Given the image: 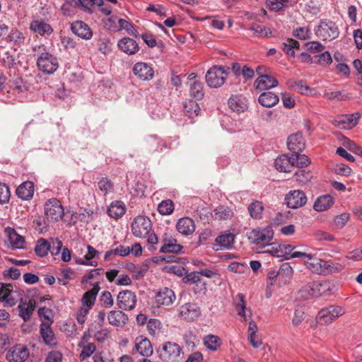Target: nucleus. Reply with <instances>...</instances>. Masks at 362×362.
I'll return each mask as SVG.
<instances>
[{
    "instance_id": "obj_40",
    "label": "nucleus",
    "mask_w": 362,
    "mask_h": 362,
    "mask_svg": "<svg viewBox=\"0 0 362 362\" xmlns=\"http://www.w3.org/2000/svg\"><path fill=\"white\" fill-rule=\"evenodd\" d=\"M35 308V301L33 299L28 302H21L18 305L20 315L26 321L30 319Z\"/></svg>"
},
{
    "instance_id": "obj_19",
    "label": "nucleus",
    "mask_w": 362,
    "mask_h": 362,
    "mask_svg": "<svg viewBox=\"0 0 362 362\" xmlns=\"http://www.w3.org/2000/svg\"><path fill=\"white\" fill-rule=\"evenodd\" d=\"M118 48L127 55H134L139 50V46L136 40L130 37H123L117 42Z\"/></svg>"
},
{
    "instance_id": "obj_17",
    "label": "nucleus",
    "mask_w": 362,
    "mask_h": 362,
    "mask_svg": "<svg viewBox=\"0 0 362 362\" xmlns=\"http://www.w3.org/2000/svg\"><path fill=\"white\" fill-rule=\"evenodd\" d=\"M288 148L293 153L302 152L305 146V139L301 133L290 135L287 139Z\"/></svg>"
},
{
    "instance_id": "obj_49",
    "label": "nucleus",
    "mask_w": 362,
    "mask_h": 362,
    "mask_svg": "<svg viewBox=\"0 0 362 362\" xmlns=\"http://www.w3.org/2000/svg\"><path fill=\"white\" fill-rule=\"evenodd\" d=\"M27 90L26 86L21 81L16 82L9 92H11L18 98V101L23 102L27 98Z\"/></svg>"
},
{
    "instance_id": "obj_10",
    "label": "nucleus",
    "mask_w": 362,
    "mask_h": 362,
    "mask_svg": "<svg viewBox=\"0 0 362 362\" xmlns=\"http://www.w3.org/2000/svg\"><path fill=\"white\" fill-rule=\"evenodd\" d=\"M200 307L194 303H187L179 308V315L188 322H194L201 316Z\"/></svg>"
},
{
    "instance_id": "obj_1",
    "label": "nucleus",
    "mask_w": 362,
    "mask_h": 362,
    "mask_svg": "<svg viewBox=\"0 0 362 362\" xmlns=\"http://www.w3.org/2000/svg\"><path fill=\"white\" fill-rule=\"evenodd\" d=\"M34 52L37 55V66L42 72L51 74L59 68V62L56 56L50 53L44 45L36 46Z\"/></svg>"
},
{
    "instance_id": "obj_34",
    "label": "nucleus",
    "mask_w": 362,
    "mask_h": 362,
    "mask_svg": "<svg viewBox=\"0 0 362 362\" xmlns=\"http://www.w3.org/2000/svg\"><path fill=\"white\" fill-rule=\"evenodd\" d=\"M107 320L110 325L115 327L123 326L126 324L128 317L121 310H112L108 313Z\"/></svg>"
},
{
    "instance_id": "obj_4",
    "label": "nucleus",
    "mask_w": 362,
    "mask_h": 362,
    "mask_svg": "<svg viewBox=\"0 0 362 362\" xmlns=\"http://www.w3.org/2000/svg\"><path fill=\"white\" fill-rule=\"evenodd\" d=\"M345 313V309L339 305H329L321 309L316 317L320 325H329Z\"/></svg>"
},
{
    "instance_id": "obj_13",
    "label": "nucleus",
    "mask_w": 362,
    "mask_h": 362,
    "mask_svg": "<svg viewBox=\"0 0 362 362\" xmlns=\"http://www.w3.org/2000/svg\"><path fill=\"white\" fill-rule=\"evenodd\" d=\"M307 202L305 192L300 189L291 190L285 197V203L288 208L298 209Z\"/></svg>"
},
{
    "instance_id": "obj_29",
    "label": "nucleus",
    "mask_w": 362,
    "mask_h": 362,
    "mask_svg": "<svg viewBox=\"0 0 362 362\" xmlns=\"http://www.w3.org/2000/svg\"><path fill=\"white\" fill-rule=\"evenodd\" d=\"M40 334L44 342L50 347H54L57 344V339L50 327V325L44 322L40 325Z\"/></svg>"
},
{
    "instance_id": "obj_63",
    "label": "nucleus",
    "mask_w": 362,
    "mask_h": 362,
    "mask_svg": "<svg viewBox=\"0 0 362 362\" xmlns=\"http://www.w3.org/2000/svg\"><path fill=\"white\" fill-rule=\"evenodd\" d=\"M293 35L301 40H305L311 37V32L308 27H298L293 30Z\"/></svg>"
},
{
    "instance_id": "obj_53",
    "label": "nucleus",
    "mask_w": 362,
    "mask_h": 362,
    "mask_svg": "<svg viewBox=\"0 0 362 362\" xmlns=\"http://www.w3.org/2000/svg\"><path fill=\"white\" fill-rule=\"evenodd\" d=\"M292 159H293V166H296L298 169L307 168L310 163V159L305 154L293 153L292 155Z\"/></svg>"
},
{
    "instance_id": "obj_37",
    "label": "nucleus",
    "mask_w": 362,
    "mask_h": 362,
    "mask_svg": "<svg viewBox=\"0 0 362 362\" xmlns=\"http://www.w3.org/2000/svg\"><path fill=\"white\" fill-rule=\"evenodd\" d=\"M99 290V284L98 283H95L90 290L86 291L83 294L81 301L83 305L86 306V308L90 309L91 306L95 303Z\"/></svg>"
},
{
    "instance_id": "obj_41",
    "label": "nucleus",
    "mask_w": 362,
    "mask_h": 362,
    "mask_svg": "<svg viewBox=\"0 0 362 362\" xmlns=\"http://www.w3.org/2000/svg\"><path fill=\"white\" fill-rule=\"evenodd\" d=\"M258 101L262 106L271 107L279 103V98L272 92H264L259 95Z\"/></svg>"
},
{
    "instance_id": "obj_21",
    "label": "nucleus",
    "mask_w": 362,
    "mask_h": 362,
    "mask_svg": "<svg viewBox=\"0 0 362 362\" xmlns=\"http://www.w3.org/2000/svg\"><path fill=\"white\" fill-rule=\"evenodd\" d=\"M4 232L8 242L13 248L23 249L25 247V240L24 237L18 234L13 228H6Z\"/></svg>"
},
{
    "instance_id": "obj_22",
    "label": "nucleus",
    "mask_w": 362,
    "mask_h": 362,
    "mask_svg": "<svg viewBox=\"0 0 362 362\" xmlns=\"http://www.w3.org/2000/svg\"><path fill=\"white\" fill-rule=\"evenodd\" d=\"M134 348L143 356L148 357L153 354V346L151 341L143 337H138L135 340Z\"/></svg>"
},
{
    "instance_id": "obj_18",
    "label": "nucleus",
    "mask_w": 362,
    "mask_h": 362,
    "mask_svg": "<svg viewBox=\"0 0 362 362\" xmlns=\"http://www.w3.org/2000/svg\"><path fill=\"white\" fill-rule=\"evenodd\" d=\"M303 261L306 267L313 273L320 274L322 272V265L323 259H320L315 255L303 252Z\"/></svg>"
},
{
    "instance_id": "obj_58",
    "label": "nucleus",
    "mask_w": 362,
    "mask_h": 362,
    "mask_svg": "<svg viewBox=\"0 0 362 362\" xmlns=\"http://www.w3.org/2000/svg\"><path fill=\"white\" fill-rule=\"evenodd\" d=\"M189 93L196 100H201L204 97L203 85L200 81H194L190 85Z\"/></svg>"
},
{
    "instance_id": "obj_61",
    "label": "nucleus",
    "mask_w": 362,
    "mask_h": 362,
    "mask_svg": "<svg viewBox=\"0 0 362 362\" xmlns=\"http://www.w3.org/2000/svg\"><path fill=\"white\" fill-rule=\"evenodd\" d=\"M75 5L85 11H90L93 5H101L103 0H72Z\"/></svg>"
},
{
    "instance_id": "obj_28",
    "label": "nucleus",
    "mask_w": 362,
    "mask_h": 362,
    "mask_svg": "<svg viewBox=\"0 0 362 362\" xmlns=\"http://www.w3.org/2000/svg\"><path fill=\"white\" fill-rule=\"evenodd\" d=\"M360 114L358 112L343 116L336 120L337 125L345 129H350L354 127L358 122Z\"/></svg>"
},
{
    "instance_id": "obj_30",
    "label": "nucleus",
    "mask_w": 362,
    "mask_h": 362,
    "mask_svg": "<svg viewBox=\"0 0 362 362\" xmlns=\"http://www.w3.org/2000/svg\"><path fill=\"white\" fill-rule=\"evenodd\" d=\"M293 159L291 156L281 155L274 160L275 168L280 172H291L293 167Z\"/></svg>"
},
{
    "instance_id": "obj_14",
    "label": "nucleus",
    "mask_w": 362,
    "mask_h": 362,
    "mask_svg": "<svg viewBox=\"0 0 362 362\" xmlns=\"http://www.w3.org/2000/svg\"><path fill=\"white\" fill-rule=\"evenodd\" d=\"M117 305L124 310H131L134 309L136 303V296L131 291H120L117 296Z\"/></svg>"
},
{
    "instance_id": "obj_12",
    "label": "nucleus",
    "mask_w": 362,
    "mask_h": 362,
    "mask_svg": "<svg viewBox=\"0 0 362 362\" xmlns=\"http://www.w3.org/2000/svg\"><path fill=\"white\" fill-rule=\"evenodd\" d=\"M176 300L175 292L167 287L160 289L155 296L154 304L157 308H166Z\"/></svg>"
},
{
    "instance_id": "obj_44",
    "label": "nucleus",
    "mask_w": 362,
    "mask_h": 362,
    "mask_svg": "<svg viewBox=\"0 0 362 362\" xmlns=\"http://www.w3.org/2000/svg\"><path fill=\"white\" fill-rule=\"evenodd\" d=\"M287 85L290 88L300 93V94L306 95H311L313 94V89L305 85L303 81L291 80L287 82Z\"/></svg>"
},
{
    "instance_id": "obj_55",
    "label": "nucleus",
    "mask_w": 362,
    "mask_h": 362,
    "mask_svg": "<svg viewBox=\"0 0 362 362\" xmlns=\"http://www.w3.org/2000/svg\"><path fill=\"white\" fill-rule=\"evenodd\" d=\"M261 249L262 250L259 252L268 253L276 257H280V255H281L280 252V244L277 243H267Z\"/></svg>"
},
{
    "instance_id": "obj_42",
    "label": "nucleus",
    "mask_w": 362,
    "mask_h": 362,
    "mask_svg": "<svg viewBox=\"0 0 362 362\" xmlns=\"http://www.w3.org/2000/svg\"><path fill=\"white\" fill-rule=\"evenodd\" d=\"M126 211L125 204L120 201H115L111 203L107 209L108 215L115 219L122 216Z\"/></svg>"
},
{
    "instance_id": "obj_25",
    "label": "nucleus",
    "mask_w": 362,
    "mask_h": 362,
    "mask_svg": "<svg viewBox=\"0 0 362 362\" xmlns=\"http://www.w3.org/2000/svg\"><path fill=\"white\" fill-rule=\"evenodd\" d=\"M71 28L74 34L83 39L90 40L93 36L92 31L89 26L81 21L74 22L71 24Z\"/></svg>"
},
{
    "instance_id": "obj_3",
    "label": "nucleus",
    "mask_w": 362,
    "mask_h": 362,
    "mask_svg": "<svg viewBox=\"0 0 362 362\" xmlns=\"http://www.w3.org/2000/svg\"><path fill=\"white\" fill-rule=\"evenodd\" d=\"M229 67L214 66L206 72V81L207 85L213 88L222 86L228 74Z\"/></svg>"
},
{
    "instance_id": "obj_39",
    "label": "nucleus",
    "mask_w": 362,
    "mask_h": 362,
    "mask_svg": "<svg viewBox=\"0 0 362 362\" xmlns=\"http://www.w3.org/2000/svg\"><path fill=\"white\" fill-rule=\"evenodd\" d=\"M185 279L186 283L196 285L198 287V291L193 287V290L195 293L201 292L202 290L205 289V283L202 281L199 272H191L188 274Z\"/></svg>"
},
{
    "instance_id": "obj_7",
    "label": "nucleus",
    "mask_w": 362,
    "mask_h": 362,
    "mask_svg": "<svg viewBox=\"0 0 362 362\" xmlns=\"http://www.w3.org/2000/svg\"><path fill=\"white\" fill-rule=\"evenodd\" d=\"M151 230L152 223L148 216H137L132 223V232L137 238H146Z\"/></svg>"
},
{
    "instance_id": "obj_62",
    "label": "nucleus",
    "mask_w": 362,
    "mask_h": 362,
    "mask_svg": "<svg viewBox=\"0 0 362 362\" xmlns=\"http://www.w3.org/2000/svg\"><path fill=\"white\" fill-rule=\"evenodd\" d=\"M78 346L82 348V351L80 354V358L82 360L88 358L96 349L95 345L93 343L84 344L83 342H80L78 344Z\"/></svg>"
},
{
    "instance_id": "obj_33",
    "label": "nucleus",
    "mask_w": 362,
    "mask_h": 362,
    "mask_svg": "<svg viewBox=\"0 0 362 362\" xmlns=\"http://www.w3.org/2000/svg\"><path fill=\"white\" fill-rule=\"evenodd\" d=\"M228 106L236 112H243L247 108V100L240 95H233L228 100Z\"/></svg>"
},
{
    "instance_id": "obj_60",
    "label": "nucleus",
    "mask_w": 362,
    "mask_h": 362,
    "mask_svg": "<svg viewBox=\"0 0 362 362\" xmlns=\"http://www.w3.org/2000/svg\"><path fill=\"white\" fill-rule=\"evenodd\" d=\"M306 317L304 309L302 307H296L294 310L293 316L291 319V323L293 327L300 326Z\"/></svg>"
},
{
    "instance_id": "obj_16",
    "label": "nucleus",
    "mask_w": 362,
    "mask_h": 362,
    "mask_svg": "<svg viewBox=\"0 0 362 362\" xmlns=\"http://www.w3.org/2000/svg\"><path fill=\"white\" fill-rule=\"evenodd\" d=\"M15 295L16 293L13 291V286L11 284L4 285L0 283V300L6 306L11 307L16 305L17 299Z\"/></svg>"
},
{
    "instance_id": "obj_20",
    "label": "nucleus",
    "mask_w": 362,
    "mask_h": 362,
    "mask_svg": "<svg viewBox=\"0 0 362 362\" xmlns=\"http://www.w3.org/2000/svg\"><path fill=\"white\" fill-rule=\"evenodd\" d=\"M86 247L87 253L84 256L85 259L74 257L76 264L84 266L96 267L98 265V262L93 261L92 259L98 257L100 255V252L90 245H88Z\"/></svg>"
},
{
    "instance_id": "obj_8",
    "label": "nucleus",
    "mask_w": 362,
    "mask_h": 362,
    "mask_svg": "<svg viewBox=\"0 0 362 362\" xmlns=\"http://www.w3.org/2000/svg\"><path fill=\"white\" fill-rule=\"evenodd\" d=\"M45 214L47 219L58 221L64 216V208L57 199L52 198L45 204Z\"/></svg>"
},
{
    "instance_id": "obj_31",
    "label": "nucleus",
    "mask_w": 362,
    "mask_h": 362,
    "mask_svg": "<svg viewBox=\"0 0 362 362\" xmlns=\"http://www.w3.org/2000/svg\"><path fill=\"white\" fill-rule=\"evenodd\" d=\"M16 194L21 199H30L34 194V183L30 181L23 182L16 189Z\"/></svg>"
},
{
    "instance_id": "obj_11",
    "label": "nucleus",
    "mask_w": 362,
    "mask_h": 362,
    "mask_svg": "<svg viewBox=\"0 0 362 362\" xmlns=\"http://www.w3.org/2000/svg\"><path fill=\"white\" fill-rule=\"evenodd\" d=\"M29 355L26 346L20 344L11 347L6 352V358L9 362H25Z\"/></svg>"
},
{
    "instance_id": "obj_35",
    "label": "nucleus",
    "mask_w": 362,
    "mask_h": 362,
    "mask_svg": "<svg viewBox=\"0 0 362 362\" xmlns=\"http://www.w3.org/2000/svg\"><path fill=\"white\" fill-rule=\"evenodd\" d=\"M293 275V269L290 263H283L279 269V281L280 284H287L292 279Z\"/></svg>"
},
{
    "instance_id": "obj_52",
    "label": "nucleus",
    "mask_w": 362,
    "mask_h": 362,
    "mask_svg": "<svg viewBox=\"0 0 362 362\" xmlns=\"http://www.w3.org/2000/svg\"><path fill=\"white\" fill-rule=\"evenodd\" d=\"M200 112L198 103L193 100H189L184 105V112L189 117L197 116Z\"/></svg>"
},
{
    "instance_id": "obj_45",
    "label": "nucleus",
    "mask_w": 362,
    "mask_h": 362,
    "mask_svg": "<svg viewBox=\"0 0 362 362\" xmlns=\"http://www.w3.org/2000/svg\"><path fill=\"white\" fill-rule=\"evenodd\" d=\"M321 286H322L320 281H313L305 285L303 288L302 292L305 293V297L306 298L318 297L320 296L319 288H320Z\"/></svg>"
},
{
    "instance_id": "obj_64",
    "label": "nucleus",
    "mask_w": 362,
    "mask_h": 362,
    "mask_svg": "<svg viewBox=\"0 0 362 362\" xmlns=\"http://www.w3.org/2000/svg\"><path fill=\"white\" fill-rule=\"evenodd\" d=\"M74 277V272L71 268H66L62 270L61 276L57 277L58 281L62 285H66L69 280Z\"/></svg>"
},
{
    "instance_id": "obj_46",
    "label": "nucleus",
    "mask_w": 362,
    "mask_h": 362,
    "mask_svg": "<svg viewBox=\"0 0 362 362\" xmlns=\"http://www.w3.org/2000/svg\"><path fill=\"white\" fill-rule=\"evenodd\" d=\"M294 177L296 182L305 185L312 180L313 173L308 168L297 169L294 173Z\"/></svg>"
},
{
    "instance_id": "obj_9",
    "label": "nucleus",
    "mask_w": 362,
    "mask_h": 362,
    "mask_svg": "<svg viewBox=\"0 0 362 362\" xmlns=\"http://www.w3.org/2000/svg\"><path fill=\"white\" fill-rule=\"evenodd\" d=\"M105 25L109 29L115 32L125 30L129 35L134 37H136L139 35L137 30L131 23L122 18H117V16H112L108 18Z\"/></svg>"
},
{
    "instance_id": "obj_57",
    "label": "nucleus",
    "mask_w": 362,
    "mask_h": 362,
    "mask_svg": "<svg viewBox=\"0 0 362 362\" xmlns=\"http://www.w3.org/2000/svg\"><path fill=\"white\" fill-rule=\"evenodd\" d=\"M264 206L262 202L255 201L248 206V211L252 218L259 219L262 217Z\"/></svg>"
},
{
    "instance_id": "obj_38",
    "label": "nucleus",
    "mask_w": 362,
    "mask_h": 362,
    "mask_svg": "<svg viewBox=\"0 0 362 362\" xmlns=\"http://www.w3.org/2000/svg\"><path fill=\"white\" fill-rule=\"evenodd\" d=\"M344 268V265L340 262H334L332 260L322 261V272L320 274H329L334 273H339Z\"/></svg>"
},
{
    "instance_id": "obj_5",
    "label": "nucleus",
    "mask_w": 362,
    "mask_h": 362,
    "mask_svg": "<svg viewBox=\"0 0 362 362\" xmlns=\"http://www.w3.org/2000/svg\"><path fill=\"white\" fill-rule=\"evenodd\" d=\"M274 237V231L269 226L257 228L252 230L248 233L249 241L261 248L267 243H269Z\"/></svg>"
},
{
    "instance_id": "obj_26",
    "label": "nucleus",
    "mask_w": 362,
    "mask_h": 362,
    "mask_svg": "<svg viewBox=\"0 0 362 362\" xmlns=\"http://www.w3.org/2000/svg\"><path fill=\"white\" fill-rule=\"evenodd\" d=\"M30 29L35 34L40 36L49 35L53 32L52 26L42 20L33 21L30 24Z\"/></svg>"
},
{
    "instance_id": "obj_32",
    "label": "nucleus",
    "mask_w": 362,
    "mask_h": 362,
    "mask_svg": "<svg viewBox=\"0 0 362 362\" xmlns=\"http://www.w3.org/2000/svg\"><path fill=\"white\" fill-rule=\"evenodd\" d=\"M334 204V199L331 195L325 194L319 197L313 204V209L317 212L328 210Z\"/></svg>"
},
{
    "instance_id": "obj_47",
    "label": "nucleus",
    "mask_w": 362,
    "mask_h": 362,
    "mask_svg": "<svg viewBox=\"0 0 362 362\" xmlns=\"http://www.w3.org/2000/svg\"><path fill=\"white\" fill-rule=\"evenodd\" d=\"M51 250V243L45 238H40L37 240L35 247V252L39 257H45L48 252Z\"/></svg>"
},
{
    "instance_id": "obj_27",
    "label": "nucleus",
    "mask_w": 362,
    "mask_h": 362,
    "mask_svg": "<svg viewBox=\"0 0 362 362\" xmlns=\"http://www.w3.org/2000/svg\"><path fill=\"white\" fill-rule=\"evenodd\" d=\"M238 302L235 303L237 314L242 317L243 321H247L252 317V313L250 308L246 307L245 296L243 293H238L236 296Z\"/></svg>"
},
{
    "instance_id": "obj_59",
    "label": "nucleus",
    "mask_w": 362,
    "mask_h": 362,
    "mask_svg": "<svg viewBox=\"0 0 362 362\" xmlns=\"http://www.w3.org/2000/svg\"><path fill=\"white\" fill-rule=\"evenodd\" d=\"M174 209V203L170 199L163 200L158 205V211L162 215L171 214Z\"/></svg>"
},
{
    "instance_id": "obj_51",
    "label": "nucleus",
    "mask_w": 362,
    "mask_h": 362,
    "mask_svg": "<svg viewBox=\"0 0 362 362\" xmlns=\"http://www.w3.org/2000/svg\"><path fill=\"white\" fill-rule=\"evenodd\" d=\"M182 249V246L177 243L176 240L169 239L166 240L160 247L161 252L179 253Z\"/></svg>"
},
{
    "instance_id": "obj_36",
    "label": "nucleus",
    "mask_w": 362,
    "mask_h": 362,
    "mask_svg": "<svg viewBox=\"0 0 362 362\" xmlns=\"http://www.w3.org/2000/svg\"><path fill=\"white\" fill-rule=\"evenodd\" d=\"M296 247L290 244H280V257L285 259L300 257L303 255V252L295 250Z\"/></svg>"
},
{
    "instance_id": "obj_6",
    "label": "nucleus",
    "mask_w": 362,
    "mask_h": 362,
    "mask_svg": "<svg viewBox=\"0 0 362 362\" xmlns=\"http://www.w3.org/2000/svg\"><path fill=\"white\" fill-rule=\"evenodd\" d=\"M316 36L322 40H332L338 37L339 31L336 24L331 21H321L315 30Z\"/></svg>"
},
{
    "instance_id": "obj_54",
    "label": "nucleus",
    "mask_w": 362,
    "mask_h": 362,
    "mask_svg": "<svg viewBox=\"0 0 362 362\" xmlns=\"http://www.w3.org/2000/svg\"><path fill=\"white\" fill-rule=\"evenodd\" d=\"M282 46L283 51L286 54L291 57H294L296 55L294 49H299L300 44L296 40L288 38L282 44Z\"/></svg>"
},
{
    "instance_id": "obj_50",
    "label": "nucleus",
    "mask_w": 362,
    "mask_h": 362,
    "mask_svg": "<svg viewBox=\"0 0 362 362\" xmlns=\"http://www.w3.org/2000/svg\"><path fill=\"white\" fill-rule=\"evenodd\" d=\"M233 216V210L224 206H219L214 210L213 217L217 220H226Z\"/></svg>"
},
{
    "instance_id": "obj_24",
    "label": "nucleus",
    "mask_w": 362,
    "mask_h": 362,
    "mask_svg": "<svg viewBox=\"0 0 362 362\" xmlns=\"http://www.w3.org/2000/svg\"><path fill=\"white\" fill-rule=\"evenodd\" d=\"M278 86V81L268 74H262L255 81L254 86L260 90L269 89Z\"/></svg>"
},
{
    "instance_id": "obj_43",
    "label": "nucleus",
    "mask_w": 362,
    "mask_h": 362,
    "mask_svg": "<svg viewBox=\"0 0 362 362\" xmlns=\"http://www.w3.org/2000/svg\"><path fill=\"white\" fill-rule=\"evenodd\" d=\"M235 235L230 232H225L216 238V243L221 249H229L233 247Z\"/></svg>"
},
{
    "instance_id": "obj_56",
    "label": "nucleus",
    "mask_w": 362,
    "mask_h": 362,
    "mask_svg": "<svg viewBox=\"0 0 362 362\" xmlns=\"http://www.w3.org/2000/svg\"><path fill=\"white\" fill-rule=\"evenodd\" d=\"M250 30L253 31L254 35L259 37H266L272 35V32L270 28L259 24H252Z\"/></svg>"
},
{
    "instance_id": "obj_15",
    "label": "nucleus",
    "mask_w": 362,
    "mask_h": 362,
    "mask_svg": "<svg viewBox=\"0 0 362 362\" xmlns=\"http://www.w3.org/2000/svg\"><path fill=\"white\" fill-rule=\"evenodd\" d=\"M133 74L143 81H149L153 78V68L145 62L136 63L132 69Z\"/></svg>"
},
{
    "instance_id": "obj_23",
    "label": "nucleus",
    "mask_w": 362,
    "mask_h": 362,
    "mask_svg": "<svg viewBox=\"0 0 362 362\" xmlns=\"http://www.w3.org/2000/svg\"><path fill=\"white\" fill-rule=\"evenodd\" d=\"M176 228L180 233L184 235H189L194 232L196 226L192 218L182 217L178 220Z\"/></svg>"
},
{
    "instance_id": "obj_48",
    "label": "nucleus",
    "mask_w": 362,
    "mask_h": 362,
    "mask_svg": "<svg viewBox=\"0 0 362 362\" xmlns=\"http://www.w3.org/2000/svg\"><path fill=\"white\" fill-rule=\"evenodd\" d=\"M205 346L213 351H216L222 344L221 339L216 335L208 334L203 339Z\"/></svg>"
},
{
    "instance_id": "obj_2",
    "label": "nucleus",
    "mask_w": 362,
    "mask_h": 362,
    "mask_svg": "<svg viewBox=\"0 0 362 362\" xmlns=\"http://www.w3.org/2000/svg\"><path fill=\"white\" fill-rule=\"evenodd\" d=\"M159 358L163 362H180L183 352L180 345L175 342L166 341L158 351Z\"/></svg>"
}]
</instances>
